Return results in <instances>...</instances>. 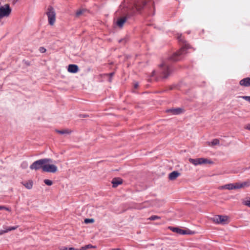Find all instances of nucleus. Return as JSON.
Returning <instances> with one entry per match:
<instances>
[{
	"instance_id": "58836bf2",
	"label": "nucleus",
	"mask_w": 250,
	"mask_h": 250,
	"mask_svg": "<svg viewBox=\"0 0 250 250\" xmlns=\"http://www.w3.org/2000/svg\"><path fill=\"white\" fill-rule=\"evenodd\" d=\"M113 74H114L113 73H111L110 74V75L111 77H112L113 75Z\"/></svg>"
},
{
	"instance_id": "f257e3e1",
	"label": "nucleus",
	"mask_w": 250,
	"mask_h": 250,
	"mask_svg": "<svg viewBox=\"0 0 250 250\" xmlns=\"http://www.w3.org/2000/svg\"><path fill=\"white\" fill-rule=\"evenodd\" d=\"M149 1V0H135L130 11L128 12V14L133 15L137 12H140Z\"/></svg>"
},
{
	"instance_id": "f3484780",
	"label": "nucleus",
	"mask_w": 250,
	"mask_h": 250,
	"mask_svg": "<svg viewBox=\"0 0 250 250\" xmlns=\"http://www.w3.org/2000/svg\"><path fill=\"white\" fill-rule=\"evenodd\" d=\"M180 173L177 171H174L171 172L169 174V179L171 180H174L176 179L179 175Z\"/></svg>"
},
{
	"instance_id": "c756f323",
	"label": "nucleus",
	"mask_w": 250,
	"mask_h": 250,
	"mask_svg": "<svg viewBox=\"0 0 250 250\" xmlns=\"http://www.w3.org/2000/svg\"><path fill=\"white\" fill-rule=\"evenodd\" d=\"M83 13V11L82 10H79L76 12V15L77 16H79L82 15Z\"/></svg>"
},
{
	"instance_id": "c9c22d12",
	"label": "nucleus",
	"mask_w": 250,
	"mask_h": 250,
	"mask_svg": "<svg viewBox=\"0 0 250 250\" xmlns=\"http://www.w3.org/2000/svg\"><path fill=\"white\" fill-rule=\"evenodd\" d=\"M76 249L74 248H69L68 249V250H75Z\"/></svg>"
},
{
	"instance_id": "4be33fe9",
	"label": "nucleus",
	"mask_w": 250,
	"mask_h": 250,
	"mask_svg": "<svg viewBox=\"0 0 250 250\" xmlns=\"http://www.w3.org/2000/svg\"><path fill=\"white\" fill-rule=\"evenodd\" d=\"M210 144H211L210 145H211V146L218 145L219 144V140L217 139H215L213 140L212 141H211L210 142Z\"/></svg>"
},
{
	"instance_id": "6ab92c4d",
	"label": "nucleus",
	"mask_w": 250,
	"mask_h": 250,
	"mask_svg": "<svg viewBox=\"0 0 250 250\" xmlns=\"http://www.w3.org/2000/svg\"><path fill=\"white\" fill-rule=\"evenodd\" d=\"M24 185L28 189H31L33 186L32 182H27Z\"/></svg>"
},
{
	"instance_id": "39448f33",
	"label": "nucleus",
	"mask_w": 250,
	"mask_h": 250,
	"mask_svg": "<svg viewBox=\"0 0 250 250\" xmlns=\"http://www.w3.org/2000/svg\"><path fill=\"white\" fill-rule=\"evenodd\" d=\"M189 162L194 166L200 165L202 164H212L213 162L207 158H199L196 159L189 158Z\"/></svg>"
},
{
	"instance_id": "f03ea898",
	"label": "nucleus",
	"mask_w": 250,
	"mask_h": 250,
	"mask_svg": "<svg viewBox=\"0 0 250 250\" xmlns=\"http://www.w3.org/2000/svg\"><path fill=\"white\" fill-rule=\"evenodd\" d=\"M52 160L50 159H42L35 161L30 166V168L32 170H37L42 168L43 171V167L45 163H48L52 162Z\"/></svg>"
},
{
	"instance_id": "9d476101",
	"label": "nucleus",
	"mask_w": 250,
	"mask_h": 250,
	"mask_svg": "<svg viewBox=\"0 0 250 250\" xmlns=\"http://www.w3.org/2000/svg\"><path fill=\"white\" fill-rule=\"evenodd\" d=\"M168 229L173 232L180 234H191L193 233L190 230H184L176 227H169Z\"/></svg>"
},
{
	"instance_id": "4c0bfd02",
	"label": "nucleus",
	"mask_w": 250,
	"mask_h": 250,
	"mask_svg": "<svg viewBox=\"0 0 250 250\" xmlns=\"http://www.w3.org/2000/svg\"><path fill=\"white\" fill-rule=\"evenodd\" d=\"M3 208H3V206H0V210H2V209H3Z\"/></svg>"
},
{
	"instance_id": "6e6552de",
	"label": "nucleus",
	"mask_w": 250,
	"mask_h": 250,
	"mask_svg": "<svg viewBox=\"0 0 250 250\" xmlns=\"http://www.w3.org/2000/svg\"><path fill=\"white\" fill-rule=\"evenodd\" d=\"M213 221L217 224L223 225L228 224L229 222V217L224 215H217L213 218Z\"/></svg>"
},
{
	"instance_id": "7c9ffc66",
	"label": "nucleus",
	"mask_w": 250,
	"mask_h": 250,
	"mask_svg": "<svg viewBox=\"0 0 250 250\" xmlns=\"http://www.w3.org/2000/svg\"><path fill=\"white\" fill-rule=\"evenodd\" d=\"M7 232V230H0V235H2L4 234V233Z\"/></svg>"
},
{
	"instance_id": "20e7f679",
	"label": "nucleus",
	"mask_w": 250,
	"mask_h": 250,
	"mask_svg": "<svg viewBox=\"0 0 250 250\" xmlns=\"http://www.w3.org/2000/svg\"><path fill=\"white\" fill-rule=\"evenodd\" d=\"M247 186V184L246 182L243 183H236L235 184H229L225 185L223 186H221L219 188L220 189H227L229 190H231L234 189H238L243 188Z\"/></svg>"
},
{
	"instance_id": "bb28decb",
	"label": "nucleus",
	"mask_w": 250,
	"mask_h": 250,
	"mask_svg": "<svg viewBox=\"0 0 250 250\" xmlns=\"http://www.w3.org/2000/svg\"><path fill=\"white\" fill-rule=\"evenodd\" d=\"M239 97L245 100L246 101L249 102L250 103V96H240Z\"/></svg>"
},
{
	"instance_id": "dca6fc26",
	"label": "nucleus",
	"mask_w": 250,
	"mask_h": 250,
	"mask_svg": "<svg viewBox=\"0 0 250 250\" xmlns=\"http://www.w3.org/2000/svg\"><path fill=\"white\" fill-rule=\"evenodd\" d=\"M67 70L68 72L75 73L78 71V66L76 64H69L68 66Z\"/></svg>"
},
{
	"instance_id": "4468645a",
	"label": "nucleus",
	"mask_w": 250,
	"mask_h": 250,
	"mask_svg": "<svg viewBox=\"0 0 250 250\" xmlns=\"http://www.w3.org/2000/svg\"><path fill=\"white\" fill-rule=\"evenodd\" d=\"M126 17H123L119 18L116 22L117 25L118 27L122 28L123 26L124 23L126 22Z\"/></svg>"
},
{
	"instance_id": "473e14b6",
	"label": "nucleus",
	"mask_w": 250,
	"mask_h": 250,
	"mask_svg": "<svg viewBox=\"0 0 250 250\" xmlns=\"http://www.w3.org/2000/svg\"><path fill=\"white\" fill-rule=\"evenodd\" d=\"M178 40L180 42H184V40L183 39L181 35L178 37Z\"/></svg>"
},
{
	"instance_id": "423d86ee",
	"label": "nucleus",
	"mask_w": 250,
	"mask_h": 250,
	"mask_svg": "<svg viewBox=\"0 0 250 250\" xmlns=\"http://www.w3.org/2000/svg\"><path fill=\"white\" fill-rule=\"evenodd\" d=\"M187 48L186 46H183L180 49L174 53L170 58V60L172 61H178L181 60V55L186 53Z\"/></svg>"
},
{
	"instance_id": "2f4dec72",
	"label": "nucleus",
	"mask_w": 250,
	"mask_h": 250,
	"mask_svg": "<svg viewBox=\"0 0 250 250\" xmlns=\"http://www.w3.org/2000/svg\"><path fill=\"white\" fill-rule=\"evenodd\" d=\"M245 128L247 129L250 130V124L247 125Z\"/></svg>"
},
{
	"instance_id": "ddd939ff",
	"label": "nucleus",
	"mask_w": 250,
	"mask_h": 250,
	"mask_svg": "<svg viewBox=\"0 0 250 250\" xmlns=\"http://www.w3.org/2000/svg\"><path fill=\"white\" fill-rule=\"evenodd\" d=\"M167 111L171 113L172 115H178L182 113L183 111V109L180 108H172L168 109Z\"/></svg>"
},
{
	"instance_id": "7ed1b4c3",
	"label": "nucleus",
	"mask_w": 250,
	"mask_h": 250,
	"mask_svg": "<svg viewBox=\"0 0 250 250\" xmlns=\"http://www.w3.org/2000/svg\"><path fill=\"white\" fill-rule=\"evenodd\" d=\"M46 14L48 17L49 24L54 25L56 21V13L52 6H48Z\"/></svg>"
},
{
	"instance_id": "cd10ccee",
	"label": "nucleus",
	"mask_w": 250,
	"mask_h": 250,
	"mask_svg": "<svg viewBox=\"0 0 250 250\" xmlns=\"http://www.w3.org/2000/svg\"><path fill=\"white\" fill-rule=\"evenodd\" d=\"M94 222V220L93 219H85L84 220V222L85 223H92Z\"/></svg>"
},
{
	"instance_id": "f704fd0d",
	"label": "nucleus",
	"mask_w": 250,
	"mask_h": 250,
	"mask_svg": "<svg viewBox=\"0 0 250 250\" xmlns=\"http://www.w3.org/2000/svg\"><path fill=\"white\" fill-rule=\"evenodd\" d=\"M3 208H3V209H5V210H7V211H10L11 210H10V209L9 208H7V207H5V206H3Z\"/></svg>"
},
{
	"instance_id": "f8f14e48",
	"label": "nucleus",
	"mask_w": 250,
	"mask_h": 250,
	"mask_svg": "<svg viewBox=\"0 0 250 250\" xmlns=\"http://www.w3.org/2000/svg\"><path fill=\"white\" fill-rule=\"evenodd\" d=\"M239 84L240 85L244 87L250 86V78L247 77L242 79L239 82Z\"/></svg>"
},
{
	"instance_id": "2eb2a0df",
	"label": "nucleus",
	"mask_w": 250,
	"mask_h": 250,
	"mask_svg": "<svg viewBox=\"0 0 250 250\" xmlns=\"http://www.w3.org/2000/svg\"><path fill=\"white\" fill-rule=\"evenodd\" d=\"M112 184L113 188H116L119 185H121L123 183V180L121 178H115L113 179L111 182Z\"/></svg>"
},
{
	"instance_id": "aec40b11",
	"label": "nucleus",
	"mask_w": 250,
	"mask_h": 250,
	"mask_svg": "<svg viewBox=\"0 0 250 250\" xmlns=\"http://www.w3.org/2000/svg\"><path fill=\"white\" fill-rule=\"evenodd\" d=\"M243 205L248 206L250 208V198L247 199V200L243 201Z\"/></svg>"
},
{
	"instance_id": "0eeeda50",
	"label": "nucleus",
	"mask_w": 250,
	"mask_h": 250,
	"mask_svg": "<svg viewBox=\"0 0 250 250\" xmlns=\"http://www.w3.org/2000/svg\"><path fill=\"white\" fill-rule=\"evenodd\" d=\"M11 12L9 5L7 4L0 7V20L8 17Z\"/></svg>"
},
{
	"instance_id": "b1692460",
	"label": "nucleus",
	"mask_w": 250,
	"mask_h": 250,
	"mask_svg": "<svg viewBox=\"0 0 250 250\" xmlns=\"http://www.w3.org/2000/svg\"><path fill=\"white\" fill-rule=\"evenodd\" d=\"M44 183L48 186H51L53 184L52 181L48 179H45Z\"/></svg>"
},
{
	"instance_id": "ea45409f",
	"label": "nucleus",
	"mask_w": 250,
	"mask_h": 250,
	"mask_svg": "<svg viewBox=\"0 0 250 250\" xmlns=\"http://www.w3.org/2000/svg\"><path fill=\"white\" fill-rule=\"evenodd\" d=\"M64 250H68V249H67V248H65Z\"/></svg>"
},
{
	"instance_id": "e433bc0d",
	"label": "nucleus",
	"mask_w": 250,
	"mask_h": 250,
	"mask_svg": "<svg viewBox=\"0 0 250 250\" xmlns=\"http://www.w3.org/2000/svg\"><path fill=\"white\" fill-rule=\"evenodd\" d=\"M111 250H122L118 248V249H111Z\"/></svg>"
},
{
	"instance_id": "72a5a7b5",
	"label": "nucleus",
	"mask_w": 250,
	"mask_h": 250,
	"mask_svg": "<svg viewBox=\"0 0 250 250\" xmlns=\"http://www.w3.org/2000/svg\"><path fill=\"white\" fill-rule=\"evenodd\" d=\"M139 86V84H138V83H134V87L135 88H137Z\"/></svg>"
},
{
	"instance_id": "412c9836",
	"label": "nucleus",
	"mask_w": 250,
	"mask_h": 250,
	"mask_svg": "<svg viewBox=\"0 0 250 250\" xmlns=\"http://www.w3.org/2000/svg\"><path fill=\"white\" fill-rule=\"evenodd\" d=\"M95 248V246H92V245H90V244H88V245H87L84 246L83 247H82V250H86L87 249Z\"/></svg>"
},
{
	"instance_id": "a211bd4d",
	"label": "nucleus",
	"mask_w": 250,
	"mask_h": 250,
	"mask_svg": "<svg viewBox=\"0 0 250 250\" xmlns=\"http://www.w3.org/2000/svg\"><path fill=\"white\" fill-rule=\"evenodd\" d=\"M55 131L56 132H57L59 134H70L72 132L71 130H69L68 129H62L61 130H56Z\"/></svg>"
},
{
	"instance_id": "a878e982",
	"label": "nucleus",
	"mask_w": 250,
	"mask_h": 250,
	"mask_svg": "<svg viewBox=\"0 0 250 250\" xmlns=\"http://www.w3.org/2000/svg\"><path fill=\"white\" fill-rule=\"evenodd\" d=\"M18 228V226H14V227H8L7 229H6V230H7V232H8L9 231L15 230V229H17Z\"/></svg>"
},
{
	"instance_id": "393cba45",
	"label": "nucleus",
	"mask_w": 250,
	"mask_h": 250,
	"mask_svg": "<svg viewBox=\"0 0 250 250\" xmlns=\"http://www.w3.org/2000/svg\"><path fill=\"white\" fill-rule=\"evenodd\" d=\"M21 167L23 169H26L28 167V163L26 162H23L21 164Z\"/></svg>"
},
{
	"instance_id": "9b49d317",
	"label": "nucleus",
	"mask_w": 250,
	"mask_h": 250,
	"mask_svg": "<svg viewBox=\"0 0 250 250\" xmlns=\"http://www.w3.org/2000/svg\"><path fill=\"white\" fill-rule=\"evenodd\" d=\"M164 78H167L170 73L169 66L166 62H163L160 66Z\"/></svg>"
},
{
	"instance_id": "c85d7f7f",
	"label": "nucleus",
	"mask_w": 250,
	"mask_h": 250,
	"mask_svg": "<svg viewBox=\"0 0 250 250\" xmlns=\"http://www.w3.org/2000/svg\"><path fill=\"white\" fill-rule=\"evenodd\" d=\"M39 50L41 53H44L46 51V49L43 47H41Z\"/></svg>"
},
{
	"instance_id": "5701e85b",
	"label": "nucleus",
	"mask_w": 250,
	"mask_h": 250,
	"mask_svg": "<svg viewBox=\"0 0 250 250\" xmlns=\"http://www.w3.org/2000/svg\"><path fill=\"white\" fill-rule=\"evenodd\" d=\"M161 218V217L157 216V215H152L150 216L149 218H148L149 220H155L157 219H160Z\"/></svg>"
},
{
	"instance_id": "1a4fd4ad",
	"label": "nucleus",
	"mask_w": 250,
	"mask_h": 250,
	"mask_svg": "<svg viewBox=\"0 0 250 250\" xmlns=\"http://www.w3.org/2000/svg\"><path fill=\"white\" fill-rule=\"evenodd\" d=\"M48 163H45L43 167V171L46 172L55 173L57 170L58 167L56 166L53 164H49Z\"/></svg>"
}]
</instances>
